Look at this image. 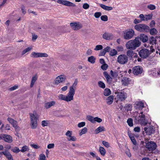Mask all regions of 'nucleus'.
<instances>
[{"mask_svg": "<svg viewBox=\"0 0 160 160\" xmlns=\"http://www.w3.org/2000/svg\"><path fill=\"white\" fill-rule=\"evenodd\" d=\"M114 97L112 95H110L106 99V102L108 105L111 104L113 102Z\"/></svg>", "mask_w": 160, "mask_h": 160, "instance_id": "nucleus-23", "label": "nucleus"}, {"mask_svg": "<svg viewBox=\"0 0 160 160\" xmlns=\"http://www.w3.org/2000/svg\"><path fill=\"white\" fill-rule=\"evenodd\" d=\"M85 125V122H82L80 123H79L78 124V127L79 128H81L84 126Z\"/></svg>", "mask_w": 160, "mask_h": 160, "instance_id": "nucleus-55", "label": "nucleus"}, {"mask_svg": "<svg viewBox=\"0 0 160 160\" xmlns=\"http://www.w3.org/2000/svg\"><path fill=\"white\" fill-rule=\"evenodd\" d=\"M134 52L132 50H128L127 52V55L131 58H133V55Z\"/></svg>", "mask_w": 160, "mask_h": 160, "instance_id": "nucleus-36", "label": "nucleus"}, {"mask_svg": "<svg viewBox=\"0 0 160 160\" xmlns=\"http://www.w3.org/2000/svg\"><path fill=\"white\" fill-rule=\"evenodd\" d=\"M40 159L39 160H46L45 156L43 154H41L39 156Z\"/></svg>", "mask_w": 160, "mask_h": 160, "instance_id": "nucleus-56", "label": "nucleus"}, {"mask_svg": "<svg viewBox=\"0 0 160 160\" xmlns=\"http://www.w3.org/2000/svg\"><path fill=\"white\" fill-rule=\"evenodd\" d=\"M130 80L129 78H125L123 80V83L125 85H127L130 82Z\"/></svg>", "mask_w": 160, "mask_h": 160, "instance_id": "nucleus-35", "label": "nucleus"}, {"mask_svg": "<svg viewBox=\"0 0 160 160\" xmlns=\"http://www.w3.org/2000/svg\"><path fill=\"white\" fill-rule=\"evenodd\" d=\"M87 119L92 123H94V118L91 116H88L87 117Z\"/></svg>", "mask_w": 160, "mask_h": 160, "instance_id": "nucleus-41", "label": "nucleus"}, {"mask_svg": "<svg viewBox=\"0 0 160 160\" xmlns=\"http://www.w3.org/2000/svg\"><path fill=\"white\" fill-rule=\"evenodd\" d=\"M103 94L105 96H108L111 94V91L109 89L106 88L104 90Z\"/></svg>", "mask_w": 160, "mask_h": 160, "instance_id": "nucleus-32", "label": "nucleus"}, {"mask_svg": "<svg viewBox=\"0 0 160 160\" xmlns=\"http://www.w3.org/2000/svg\"><path fill=\"white\" fill-rule=\"evenodd\" d=\"M101 19L102 20L104 21H107L108 20V18L107 15H103L101 16Z\"/></svg>", "mask_w": 160, "mask_h": 160, "instance_id": "nucleus-46", "label": "nucleus"}, {"mask_svg": "<svg viewBox=\"0 0 160 160\" xmlns=\"http://www.w3.org/2000/svg\"><path fill=\"white\" fill-rule=\"evenodd\" d=\"M149 73L154 77L160 76V68H153L149 71Z\"/></svg>", "mask_w": 160, "mask_h": 160, "instance_id": "nucleus-12", "label": "nucleus"}, {"mask_svg": "<svg viewBox=\"0 0 160 160\" xmlns=\"http://www.w3.org/2000/svg\"><path fill=\"white\" fill-rule=\"evenodd\" d=\"M142 68L139 66H136L134 67L132 70V72L134 75L136 76H140L142 72Z\"/></svg>", "mask_w": 160, "mask_h": 160, "instance_id": "nucleus-8", "label": "nucleus"}, {"mask_svg": "<svg viewBox=\"0 0 160 160\" xmlns=\"http://www.w3.org/2000/svg\"><path fill=\"white\" fill-rule=\"evenodd\" d=\"M96 58L93 56L89 57L88 58V61L91 63L93 64L95 62Z\"/></svg>", "mask_w": 160, "mask_h": 160, "instance_id": "nucleus-31", "label": "nucleus"}, {"mask_svg": "<svg viewBox=\"0 0 160 160\" xmlns=\"http://www.w3.org/2000/svg\"><path fill=\"white\" fill-rule=\"evenodd\" d=\"M102 46L101 45H97L94 48V50L96 51L102 49Z\"/></svg>", "mask_w": 160, "mask_h": 160, "instance_id": "nucleus-49", "label": "nucleus"}, {"mask_svg": "<svg viewBox=\"0 0 160 160\" xmlns=\"http://www.w3.org/2000/svg\"><path fill=\"white\" fill-rule=\"evenodd\" d=\"M100 6L102 8L107 11H110L112 9V7L106 6L103 4H101Z\"/></svg>", "mask_w": 160, "mask_h": 160, "instance_id": "nucleus-26", "label": "nucleus"}, {"mask_svg": "<svg viewBox=\"0 0 160 160\" xmlns=\"http://www.w3.org/2000/svg\"><path fill=\"white\" fill-rule=\"evenodd\" d=\"M140 40L143 42H147L148 40V37L144 34H141L140 37Z\"/></svg>", "mask_w": 160, "mask_h": 160, "instance_id": "nucleus-25", "label": "nucleus"}, {"mask_svg": "<svg viewBox=\"0 0 160 160\" xmlns=\"http://www.w3.org/2000/svg\"><path fill=\"white\" fill-rule=\"evenodd\" d=\"M140 44L141 42L136 38L134 40L128 41L126 44V47L128 49L134 50L137 48L139 47Z\"/></svg>", "mask_w": 160, "mask_h": 160, "instance_id": "nucleus-1", "label": "nucleus"}, {"mask_svg": "<svg viewBox=\"0 0 160 160\" xmlns=\"http://www.w3.org/2000/svg\"><path fill=\"white\" fill-rule=\"evenodd\" d=\"M87 132V129L86 128L84 127L82 130H81L80 132V136L86 133Z\"/></svg>", "mask_w": 160, "mask_h": 160, "instance_id": "nucleus-43", "label": "nucleus"}, {"mask_svg": "<svg viewBox=\"0 0 160 160\" xmlns=\"http://www.w3.org/2000/svg\"><path fill=\"white\" fill-rule=\"evenodd\" d=\"M127 122L128 125L130 127H132L133 125V120L131 118H129L128 119Z\"/></svg>", "mask_w": 160, "mask_h": 160, "instance_id": "nucleus-40", "label": "nucleus"}, {"mask_svg": "<svg viewBox=\"0 0 160 160\" xmlns=\"http://www.w3.org/2000/svg\"><path fill=\"white\" fill-rule=\"evenodd\" d=\"M99 151L101 154L103 156H104L106 153V150L102 147L100 146L99 148Z\"/></svg>", "mask_w": 160, "mask_h": 160, "instance_id": "nucleus-28", "label": "nucleus"}, {"mask_svg": "<svg viewBox=\"0 0 160 160\" xmlns=\"http://www.w3.org/2000/svg\"><path fill=\"white\" fill-rule=\"evenodd\" d=\"M72 132L70 131H68L65 134V135L69 138L72 135Z\"/></svg>", "mask_w": 160, "mask_h": 160, "instance_id": "nucleus-57", "label": "nucleus"}, {"mask_svg": "<svg viewBox=\"0 0 160 160\" xmlns=\"http://www.w3.org/2000/svg\"><path fill=\"white\" fill-rule=\"evenodd\" d=\"M48 124V121L46 120H43L42 122V125L44 127L47 126Z\"/></svg>", "mask_w": 160, "mask_h": 160, "instance_id": "nucleus-52", "label": "nucleus"}, {"mask_svg": "<svg viewBox=\"0 0 160 160\" xmlns=\"http://www.w3.org/2000/svg\"><path fill=\"white\" fill-rule=\"evenodd\" d=\"M144 107V103L142 101L137 102L135 106V108L136 109H142Z\"/></svg>", "mask_w": 160, "mask_h": 160, "instance_id": "nucleus-20", "label": "nucleus"}, {"mask_svg": "<svg viewBox=\"0 0 160 160\" xmlns=\"http://www.w3.org/2000/svg\"><path fill=\"white\" fill-rule=\"evenodd\" d=\"M70 25L72 29L75 30H79L82 27V25L79 22H72Z\"/></svg>", "mask_w": 160, "mask_h": 160, "instance_id": "nucleus-17", "label": "nucleus"}, {"mask_svg": "<svg viewBox=\"0 0 160 160\" xmlns=\"http://www.w3.org/2000/svg\"><path fill=\"white\" fill-rule=\"evenodd\" d=\"M155 24V22L154 20H152L150 23V26L151 27H154Z\"/></svg>", "mask_w": 160, "mask_h": 160, "instance_id": "nucleus-64", "label": "nucleus"}, {"mask_svg": "<svg viewBox=\"0 0 160 160\" xmlns=\"http://www.w3.org/2000/svg\"><path fill=\"white\" fill-rule=\"evenodd\" d=\"M102 121V120L101 118H99L98 117L94 118V123L95 122H96L98 123H100Z\"/></svg>", "mask_w": 160, "mask_h": 160, "instance_id": "nucleus-48", "label": "nucleus"}, {"mask_svg": "<svg viewBox=\"0 0 160 160\" xmlns=\"http://www.w3.org/2000/svg\"><path fill=\"white\" fill-rule=\"evenodd\" d=\"M110 74L113 77L116 78L118 75V72L116 71L113 72L111 70L110 71Z\"/></svg>", "mask_w": 160, "mask_h": 160, "instance_id": "nucleus-38", "label": "nucleus"}, {"mask_svg": "<svg viewBox=\"0 0 160 160\" xmlns=\"http://www.w3.org/2000/svg\"><path fill=\"white\" fill-rule=\"evenodd\" d=\"M31 49V48L28 47L25 49L22 52V54L23 55L27 52H29Z\"/></svg>", "mask_w": 160, "mask_h": 160, "instance_id": "nucleus-47", "label": "nucleus"}, {"mask_svg": "<svg viewBox=\"0 0 160 160\" xmlns=\"http://www.w3.org/2000/svg\"><path fill=\"white\" fill-rule=\"evenodd\" d=\"M56 104L54 101H52L46 103L44 104V107L46 109H48L52 106H54Z\"/></svg>", "mask_w": 160, "mask_h": 160, "instance_id": "nucleus-21", "label": "nucleus"}, {"mask_svg": "<svg viewBox=\"0 0 160 160\" xmlns=\"http://www.w3.org/2000/svg\"><path fill=\"white\" fill-rule=\"evenodd\" d=\"M101 15V12H96L94 13V16L96 18H99Z\"/></svg>", "mask_w": 160, "mask_h": 160, "instance_id": "nucleus-50", "label": "nucleus"}, {"mask_svg": "<svg viewBox=\"0 0 160 160\" xmlns=\"http://www.w3.org/2000/svg\"><path fill=\"white\" fill-rule=\"evenodd\" d=\"M114 37L111 33L108 32L104 33L102 35V38L103 39L107 40H110L112 39Z\"/></svg>", "mask_w": 160, "mask_h": 160, "instance_id": "nucleus-18", "label": "nucleus"}, {"mask_svg": "<svg viewBox=\"0 0 160 160\" xmlns=\"http://www.w3.org/2000/svg\"><path fill=\"white\" fill-rule=\"evenodd\" d=\"M37 79V77L36 75L34 76L32 78L31 81V83L30 84V87H32L34 83H35V82L36 81Z\"/></svg>", "mask_w": 160, "mask_h": 160, "instance_id": "nucleus-29", "label": "nucleus"}, {"mask_svg": "<svg viewBox=\"0 0 160 160\" xmlns=\"http://www.w3.org/2000/svg\"><path fill=\"white\" fill-rule=\"evenodd\" d=\"M63 5L68 6L75 7L76 6L73 3L68 1H64Z\"/></svg>", "mask_w": 160, "mask_h": 160, "instance_id": "nucleus-27", "label": "nucleus"}, {"mask_svg": "<svg viewBox=\"0 0 160 160\" xmlns=\"http://www.w3.org/2000/svg\"><path fill=\"white\" fill-rule=\"evenodd\" d=\"M48 56V54L45 53L32 52L31 55V57L38 58L39 57H47Z\"/></svg>", "mask_w": 160, "mask_h": 160, "instance_id": "nucleus-16", "label": "nucleus"}, {"mask_svg": "<svg viewBox=\"0 0 160 160\" xmlns=\"http://www.w3.org/2000/svg\"><path fill=\"white\" fill-rule=\"evenodd\" d=\"M150 54V51L147 49H142L139 52L140 56L143 58H147L148 57Z\"/></svg>", "mask_w": 160, "mask_h": 160, "instance_id": "nucleus-9", "label": "nucleus"}, {"mask_svg": "<svg viewBox=\"0 0 160 160\" xmlns=\"http://www.w3.org/2000/svg\"><path fill=\"white\" fill-rule=\"evenodd\" d=\"M150 33L152 35H155L158 33L157 30L155 28H152L150 30Z\"/></svg>", "mask_w": 160, "mask_h": 160, "instance_id": "nucleus-33", "label": "nucleus"}, {"mask_svg": "<svg viewBox=\"0 0 160 160\" xmlns=\"http://www.w3.org/2000/svg\"><path fill=\"white\" fill-rule=\"evenodd\" d=\"M30 126L32 129L36 128L37 127V119L38 117L34 113H30Z\"/></svg>", "mask_w": 160, "mask_h": 160, "instance_id": "nucleus-3", "label": "nucleus"}, {"mask_svg": "<svg viewBox=\"0 0 160 160\" xmlns=\"http://www.w3.org/2000/svg\"><path fill=\"white\" fill-rule=\"evenodd\" d=\"M58 98L59 100L69 102L73 100V96L69 92L67 96L62 94L59 95Z\"/></svg>", "mask_w": 160, "mask_h": 160, "instance_id": "nucleus-6", "label": "nucleus"}, {"mask_svg": "<svg viewBox=\"0 0 160 160\" xmlns=\"http://www.w3.org/2000/svg\"><path fill=\"white\" fill-rule=\"evenodd\" d=\"M143 130L144 131L142 132L143 134H144L145 133L147 135H150L154 132L155 128L152 125H150L149 127L144 128Z\"/></svg>", "mask_w": 160, "mask_h": 160, "instance_id": "nucleus-7", "label": "nucleus"}, {"mask_svg": "<svg viewBox=\"0 0 160 160\" xmlns=\"http://www.w3.org/2000/svg\"><path fill=\"white\" fill-rule=\"evenodd\" d=\"M78 82V79H75L72 86L70 87L69 88V92L73 96L75 94V90L76 89V86L77 85Z\"/></svg>", "mask_w": 160, "mask_h": 160, "instance_id": "nucleus-15", "label": "nucleus"}, {"mask_svg": "<svg viewBox=\"0 0 160 160\" xmlns=\"http://www.w3.org/2000/svg\"><path fill=\"white\" fill-rule=\"evenodd\" d=\"M89 7V5L87 3H85L83 5V8L84 9H87Z\"/></svg>", "mask_w": 160, "mask_h": 160, "instance_id": "nucleus-59", "label": "nucleus"}, {"mask_svg": "<svg viewBox=\"0 0 160 160\" xmlns=\"http://www.w3.org/2000/svg\"><path fill=\"white\" fill-rule=\"evenodd\" d=\"M28 150L29 148L26 145H25L22 148V149L21 150H20V151L23 152L27 151Z\"/></svg>", "mask_w": 160, "mask_h": 160, "instance_id": "nucleus-39", "label": "nucleus"}, {"mask_svg": "<svg viewBox=\"0 0 160 160\" xmlns=\"http://www.w3.org/2000/svg\"><path fill=\"white\" fill-rule=\"evenodd\" d=\"M146 17L145 19L144 20L145 21H147L152 19V13L149 14L148 15H145Z\"/></svg>", "mask_w": 160, "mask_h": 160, "instance_id": "nucleus-37", "label": "nucleus"}, {"mask_svg": "<svg viewBox=\"0 0 160 160\" xmlns=\"http://www.w3.org/2000/svg\"><path fill=\"white\" fill-rule=\"evenodd\" d=\"M134 32L133 30L130 29L127 31L126 32L124 33L123 35L125 39L128 40L134 36Z\"/></svg>", "mask_w": 160, "mask_h": 160, "instance_id": "nucleus-11", "label": "nucleus"}, {"mask_svg": "<svg viewBox=\"0 0 160 160\" xmlns=\"http://www.w3.org/2000/svg\"><path fill=\"white\" fill-rule=\"evenodd\" d=\"M101 68L104 70H106L108 68V65L106 64H103L101 67Z\"/></svg>", "mask_w": 160, "mask_h": 160, "instance_id": "nucleus-58", "label": "nucleus"}, {"mask_svg": "<svg viewBox=\"0 0 160 160\" xmlns=\"http://www.w3.org/2000/svg\"><path fill=\"white\" fill-rule=\"evenodd\" d=\"M54 144L53 143H51L49 144L47 146V148L48 149H51L54 148Z\"/></svg>", "mask_w": 160, "mask_h": 160, "instance_id": "nucleus-61", "label": "nucleus"}, {"mask_svg": "<svg viewBox=\"0 0 160 160\" xmlns=\"http://www.w3.org/2000/svg\"><path fill=\"white\" fill-rule=\"evenodd\" d=\"M66 79V76L65 75L62 74L59 75L55 79V84L58 85V84L64 82Z\"/></svg>", "mask_w": 160, "mask_h": 160, "instance_id": "nucleus-13", "label": "nucleus"}, {"mask_svg": "<svg viewBox=\"0 0 160 160\" xmlns=\"http://www.w3.org/2000/svg\"><path fill=\"white\" fill-rule=\"evenodd\" d=\"M105 131V129L103 126H100L95 130L94 132L96 134H98L101 132Z\"/></svg>", "mask_w": 160, "mask_h": 160, "instance_id": "nucleus-22", "label": "nucleus"}, {"mask_svg": "<svg viewBox=\"0 0 160 160\" xmlns=\"http://www.w3.org/2000/svg\"><path fill=\"white\" fill-rule=\"evenodd\" d=\"M67 138L68 141H74L76 140V138L74 136H72L69 138Z\"/></svg>", "mask_w": 160, "mask_h": 160, "instance_id": "nucleus-51", "label": "nucleus"}, {"mask_svg": "<svg viewBox=\"0 0 160 160\" xmlns=\"http://www.w3.org/2000/svg\"><path fill=\"white\" fill-rule=\"evenodd\" d=\"M104 50L106 52H110V51L111 50V48L109 47H107L106 48H105L104 49Z\"/></svg>", "mask_w": 160, "mask_h": 160, "instance_id": "nucleus-63", "label": "nucleus"}, {"mask_svg": "<svg viewBox=\"0 0 160 160\" xmlns=\"http://www.w3.org/2000/svg\"><path fill=\"white\" fill-rule=\"evenodd\" d=\"M117 53V51L115 49H112L111 50L109 53V54L111 56H113L116 55Z\"/></svg>", "mask_w": 160, "mask_h": 160, "instance_id": "nucleus-34", "label": "nucleus"}, {"mask_svg": "<svg viewBox=\"0 0 160 160\" xmlns=\"http://www.w3.org/2000/svg\"><path fill=\"white\" fill-rule=\"evenodd\" d=\"M135 118L136 120L142 125L145 126L148 122V121L146 119L145 115L143 114V112L138 113Z\"/></svg>", "mask_w": 160, "mask_h": 160, "instance_id": "nucleus-2", "label": "nucleus"}, {"mask_svg": "<svg viewBox=\"0 0 160 160\" xmlns=\"http://www.w3.org/2000/svg\"><path fill=\"white\" fill-rule=\"evenodd\" d=\"M102 144L106 148H108L110 146L109 143L108 142H106L105 141H103L102 142Z\"/></svg>", "mask_w": 160, "mask_h": 160, "instance_id": "nucleus-53", "label": "nucleus"}, {"mask_svg": "<svg viewBox=\"0 0 160 160\" xmlns=\"http://www.w3.org/2000/svg\"><path fill=\"white\" fill-rule=\"evenodd\" d=\"M147 8L149 9L152 10L156 8L155 6L153 4H150L147 6Z\"/></svg>", "mask_w": 160, "mask_h": 160, "instance_id": "nucleus-45", "label": "nucleus"}, {"mask_svg": "<svg viewBox=\"0 0 160 160\" xmlns=\"http://www.w3.org/2000/svg\"><path fill=\"white\" fill-rule=\"evenodd\" d=\"M11 151L14 153H18L20 151V150L17 147H15L12 148Z\"/></svg>", "mask_w": 160, "mask_h": 160, "instance_id": "nucleus-44", "label": "nucleus"}, {"mask_svg": "<svg viewBox=\"0 0 160 160\" xmlns=\"http://www.w3.org/2000/svg\"><path fill=\"white\" fill-rule=\"evenodd\" d=\"M106 53V51H105L104 49H103L101 52L99 54V56H104V55H105Z\"/></svg>", "mask_w": 160, "mask_h": 160, "instance_id": "nucleus-62", "label": "nucleus"}, {"mask_svg": "<svg viewBox=\"0 0 160 160\" xmlns=\"http://www.w3.org/2000/svg\"><path fill=\"white\" fill-rule=\"evenodd\" d=\"M157 145L152 141L148 142L146 144V147L149 151H153L156 148Z\"/></svg>", "mask_w": 160, "mask_h": 160, "instance_id": "nucleus-14", "label": "nucleus"}, {"mask_svg": "<svg viewBox=\"0 0 160 160\" xmlns=\"http://www.w3.org/2000/svg\"><path fill=\"white\" fill-rule=\"evenodd\" d=\"M150 43L152 45L156 44V43L157 40L155 38L153 37H152L149 39Z\"/></svg>", "mask_w": 160, "mask_h": 160, "instance_id": "nucleus-30", "label": "nucleus"}, {"mask_svg": "<svg viewBox=\"0 0 160 160\" xmlns=\"http://www.w3.org/2000/svg\"><path fill=\"white\" fill-rule=\"evenodd\" d=\"M10 154V153L8 151L6 150L5 151L2 152V154L4 155L6 157L7 156Z\"/></svg>", "mask_w": 160, "mask_h": 160, "instance_id": "nucleus-60", "label": "nucleus"}, {"mask_svg": "<svg viewBox=\"0 0 160 160\" xmlns=\"http://www.w3.org/2000/svg\"><path fill=\"white\" fill-rule=\"evenodd\" d=\"M135 29L140 32H147L149 30V27L144 24H139L135 26Z\"/></svg>", "mask_w": 160, "mask_h": 160, "instance_id": "nucleus-4", "label": "nucleus"}, {"mask_svg": "<svg viewBox=\"0 0 160 160\" xmlns=\"http://www.w3.org/2000/svg\"><path fill=\"white\" fill-rule=\"evenodd\" d=\"M127 56L125 54H121L119 55L117 58L118 62L121 64H125L128 61Z\"/></svg>", "mask_w": 160, "mask_h": 160, "instance_id": "nucleus-10", "label": "nucleus"}, {"mask_svg": "<svg viewBox=\"0 0 160 160\" xmlns=\"http://www.w3.org/2000/svg\"><path fill=\"white\" fill-rule=\"evenodd\" d=\"M115 94H117L116 97L118 100L121 101H124L127 97V93L122 91H116Z\"/></svg>", "mask_w": 160, "mask_h": 160, "instance_id": "nucleus-5", "label": "nucleus"}, {"mask_svg": "<svg viewBox=\"0 0 160 160\" xmlns=\"http://www.w3.org/2000/svg\"><path fill=\"white\" fill-rule=\"evenodd\" d=\"M104 76L106 78L108 82L110 83L112 81V78L108 74V72H103Z\"/></svg>", "mask_w": 160, "mask_h": 160, "instance_id": "nucleus-24", "label": "nucleus"}, {"mask_svg": "<svg viewBox=\"0 0 160 160\" xmlns=\"http://www.w3.org/2000/svg\"><path fill=\"white\" fill-rule=\"evenodd\" d=\"M98 85L100 87L102 88H104L105 87V84L101 81H100L98 82Z\"/></svg>", "mask_w": 160, "mask_h": 160, "instance_id": "nucleus-42", "label": "nucleus"}, {"mask_svg": "<svg viewBox=\"0 0 160 160\" xmlns=\"http://www.w3.org/2000/svg\"><path fill=\"white\" fill-rule=\"evenodd\" d=\"M3 140L5 142L8 143L11 142L13 140L11 136L5 134H4Z\"/></svg>", "mask_w": 160, "mask_h": 160, "instance_id": "nucleus-19", "label": "nucleus"}, {"mask_svg": "<svg viewBox=\"0 0 160 160\" xmlns=\"http://www.w3.org/2000/svg\"><path fill=\"white\" fill-rule=\"evenodd\" d=\"M139 17L141 19V21H145L144 20L145 19L146 15H144L143 14H141L139 15Z\"/></svg>", "mask_w": 160, "mask_h": 160, "instance_id": "nucleus-54", "label": "nucleus"}]
</instances>
